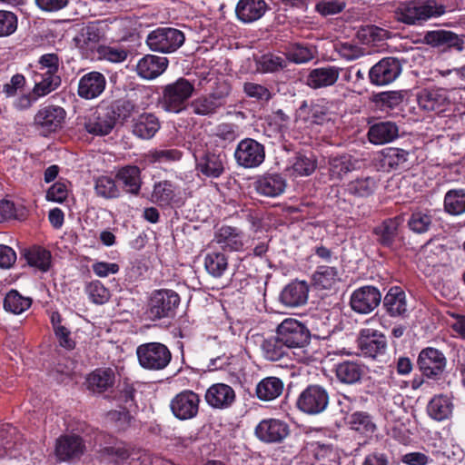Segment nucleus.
<instances>
[{
	"label": "nucleus",
	"instance_id": "4468645a",
	"mask_svg": "<svg viewBox=\"0 0 465 465\" xmlns=\"http://www.w3.org/2000/svg\"><path fill=\"white\" fill-rule=\"evenodd\" d=\"M85 451V441L80 435L63 434L56 439L54 455L59 462L79 460Z\"/></svg>",
	"mask_w": 465,
	"mask_h": 465
},
{
	"label": "nucleus",
	"instance_id": "8fccbe9b",
	"mask_svg": "<svg viewBox=\"0 0 465 465\" xmlns=\"http://www.w3.org/2000/svg\"><path fill=\"white\" fill-rule=\"evenodd\" d=\"M349 424L351 430L365 436L372 435L377 430L373 417L367 411L352 412L349 417Z\"/></svg>",
	"mask_w": 465,
	"mask_h": 465
},
{
	"label": "nucleus",
	"instance_id": "de8ad7c7",
	"mask_svg": "<svg viewBox=\"0 0 465 465\" xmlns=\"http://www.w3.org/2000/svg\"><path fill=\"white\" fill-rule=\"evenodd\" d=\"M339 281V272L334 266L319 265L312 275V285L319 290H330Z\"/></svg>",
	"mask_w": 465,
	"mask_h": 465
},
{
	"label": "nucleus",
	"instance_id": "c756f323",
	"mask_svg": "<svg viewBox=\"0 0 465 465\" xmlns=\"http://www.w3.org/2000/svg\"><path fill=\"white\" fill-rule=\"evenodd\" d=\"M341 68L326 65L310 70L305 78V84L312 89H322L334 85L340 76Z\"/></svg>",
	"mask_w": 465,
	"mask_h": 465
},
{
	"label": "nucleus",
	"instance_id": "338daca9",
	"mask_svg": "<svg viewBox=\"0 0 465 465\" xmlns=\"http://www.w3.org/2000/svg\"><path fill=\"white\" fill-rule=\"evenodd\" d=\"M107 420L114 423L118 431H124L130 426L133 420L128 409H123L122 411H110L107 412Z\"/></svg>",
	"mask_w": 465,
	"mask_h": 465
},
{
	"label": "nucleus",
	"instance_id": "f257e3e1",
	"mask_svg": "<svg viewBox=\"0 0 465 465\" xmlns=\"http://www.w3.org/2000/svg\"><path fill=\"white\" fill-rule=\"evenodd\" d=\"M445 12V6L435 0H407L396 7L394 18L406 25L420 26L431 18L441 16Z\"/></svg>",
	"mask_w": 465,
	"mask_h": 465
},
{
	"label": "nucleus",
	"instance_id": "6e6552de",
	"mask_svg": "<svg viewBox=\"0 0 465 465\" xmlns=\"http://www.w3.org/2000/svg\"><path fill=\"white\" fill-rule=\"evenodd\" d=\"M66 111L56 104L41 105L34 116V126L44 136L60 131L66 119Z\"/></svg>",
	"mask_w": 465,
	"mask_h": 465
},
{
	"label": "nucleus",
	"instance_id": "2eb2a0df",
	"mask_svg": "<svg viewBox=\"0 0 465 465\" xmlns=\"http://www.w3.org/2000/svg\"><path fill=\"white\" fill-rule=\"evenodd\" d=\"M200 402L198 393L191 390H183L171 400L170 409L176 419L187 420L197 416Z\"/></svg>",
	"mask_w": 465,
	"mask_h": 465
},
{
	"label": "nucleus",
	"instance_id": "f03ea898",
	"mask_svg": "<svg viewBox=\"0 0 465 465\" xmlns=\"http://www.w3.org/2000/svg\"><path fill=\"white\" fill-rule=\"evenodd\" d=\"M194 84L184 77H179L174 82L162 87V94L158 98V107L169 114H181L184 112L189 100L194 92Z\"/></svg>",
	"mask_w": 465,
	"mask_h": 465
},
{
	"label": "nucleus",
	"instance_id": "774afa93",
	"mask_svg": "<svg viewBox=\"0 0 465 465\" xmlns=\"http://www.w3.org/2000/svg\"><path fill=\"white\" fill-rule=\"evenodd\" d=\"M18 25L17 15L6 10H0V37L13 35Z\"/></svg>",
	"mask_w": 465,
	"mask_h": 465
},
{
	"label": "nucleus",
	"instance_id": "dca6fc26",
	"mask_svg": "<svg viewBox=\"0 0 465 465\" xmlns=\"http://www.w3.org/2000/svg\"><path fill=\"white\" fill-rule=\"evenodd\" d=\"M381 293L377 287L365 285L351 292L350 306L359 314H369L381 304Z\"/></svg>",
	"mask_w": 465,
	"mask_h": 465
},
{
	"label": "nucleus",
	"instance_id": "aec40b11",
	"mask_svg": "<svg viewBox=\"0 0 465 465\" xmlns=\"http://www.w3.org/2000/svg\"><path fill=\"white\" fill-rule=\"evenodd\" d=\"M255 436L265 443H280L290 433L289 425L279 419H264L254 430Z\"/></svg>",
	"mask_w": 465,
	"mask_h": 465
},
{
	"label": "nucleus",
	"instance_id": "2f4dec72",
	"mask_svg": "<svg viewBox=\"0 0 465 465\" xmlns=\"http://www.w3.org/2000/svg\"><path fill=\"white\" fill-rule=\"evenodd\" d=\"M309 286L304 281H292L280 293L279 300L286 307H299L308 300Z\"/></svg>",
	"mask_w": 465,
	"mask_h": 465
},
{
	"label": "nucleus",
	"instance_id": "6e6d98bb",
	"mask_svg": "<svg viewBox=\"0 0 465 465\" xmlns=\"http://www.w3.org/2000/svg\"><path fill=\"white\" fill-rule=\"evenodd\" d=\"M377 184L374 177H360L348 183L347 191L356 197H368L375 192Z\"/></svg>",
	"mask_w": 465,
	"mask_h": 465
},
{
	"label": "nucleus",
	"instance_id": "a19ab883",
	"mask_svg": "<svg viewBox=\"0 0 465 465\" xmlns=\"http://www.w3.org/2000/svg\"><path fill=\"white\" fill-rule=\"evenodd\" d=\"M113 117L115 124L126 122L134 114L138 113V105L135 101L127 94L124 97L113 101L105 105Z\"/></svg>",
	"mask_w": 465,
	"mask_h": 465
},
{
	"label": "nucleus",
	"instance_id": "b1692460",
	"mask_svg": "<svg viewBox=\"0 0 465 465\" xmlns=\"http://www.w3.org/2000/svg\"><path fill=\"white\" fill-rule=\"evenodd\" d=\"M253 187L261 196L276 198L285 192L287 181L282 173H265L255 179Z\"/></svg>",
	"mask_w": 465,
	"mask_h": 465
},
{
	"label": "nucleus",
	"instance_id": "c03bdc74",
	"mask_svg": "<svg viewBox=\"0 0 465 465\" xmlns=\"http://www.w3.org/2000/svg\"><path fill=\"white\" fill-rule=\"evenodd\" d=\"M283 381L274 376L263 378L256 386V396L259 400L270 401L278 398L283 391Z\"/></svg>",
	"mask_w": 465,
	"mask_h": 465
},
{
	"label": "nucleus",
	"instance_id": "f8f14e48",
	"mask_svg": "<svg viewBox=\"0 0 465 465\" xmlns=\"http://www.w3.org/2000/svg\"><path fill=\"white\" fill-rule=\"evenodd\" d=\"M234 158L237 164L243 168H256L265 160V147L255 139L244 138L238 143Z\"/></svg>",
	"mask_w": 465,
	"mask_h": 465
},
{
	"label": "nucleus",
	"instance_id": "864d4df0",
	"mask_svg": "<svg viewBox=\"0 0 465 465\" xmlns=\"http://www.w3.org/2000/svg\"><path fill=\"white\" fill-rule=\"evenodd\" d=\"M288 347L282 341L281 337L276 333L275 336L270 337L263 341L262 350L263 356L272 361H277L287 355Z\"/></svg>",
	"mask_w": 465,
	"mask_h": 465
},
{
	"label": "nucleus",
	"instance_id": "393cba45",
	"mask_svg": "<svg viewBox=\"0 0 465 465\" xmlns=\"http://www.w3.org/2000/svg\"><path fill=\"white\" fill-rule=\"evenodd\" d=\"M336 380L343 385H356L361 382L366 366L358 360H343L333 366Z\"/></svg>",
	"mask_w": 465,
	"mask_h": 465
},
{
	"label": "nucleus",
	"instance_id": "c9c22d12",
	"mask_svg": "<svg viewBox=\"0 0 465 465\" xmlns=\"http://www.w3.org/2000/svg\"><path fill=\"white\" fill-rule=\"evenodd\" d=\"M328 107L324 100L303 101L297 110V116L306 124H322L328 114Z\"/></svg>",
	"mask_w": 465,
	"mask_h": 465
},
{
	"label": "nucleus",
	"instance_id": "ddd939ff",
	"mask_svg": "<svg viewBox=\"0 0 465 465\" xmlns=\"http://www.w3.org/2000/svg\"><path fill=\"white\" fill-rule=\"evenodd\" d=\"M276 333L282 341L290 348H302L309 343L311 332L301 322L293 318H287L277 327Z\"/></svg>",
	"mask_w": 465,
	"mask_h": 465
},
{
	"label": "nucleus",
	"instance_id": "72a5a7b5",
	"mask_svg": "<svg viewBox=\"0 0 465 465\" xmlns=\"http://www.w3.org/2000/svg\"><path fill=\"white\" fill-rule=\"evenodd\" d=\"M168 64L166 57L146 54L138 61L136 73L143 79L153 80L166 70Z\"/></svg>",
	"mask_w": 465,
	"mask_h": 465
},
{
	"label": "nucleus",
	"instance_id": "bb28decb",
	"mask_svg": "<svg viewBox=\"0 0 465 465\" xmlns=\"http://www.w3.org/2000/svg\"><path fill=\"white\" fill-rule=\"evenodd\" d=\"M84 129L90 134L104 136L109 134L115 123L105 105H100L95 112L85 118Z\"/></svg>",
	"mask_w": 465,
	"mask_h": 465
},
{
	"label": "nucleus",
	"instance_id": "4be33fe9",
	"mask_svg": "<svg viewBox=\"0 0 465 465\" xmlns=\"http://www.w3.org/2000/svg\"><path fill=\"white\" fill-rule=\"evenodd\" d=\"M409 151L399 147H386L378 153V165L382 172L401 171L409 168Z\"/></svg>",
	"mask_w": 465,
	"mask_h": 465
},
{
	"label": "nucleus",
	"instance_id": "13d9d810",
	"mask_svg": "<svg viewBox=\"0 0 465 465\" xmlns=\"http://www.w3.org/2000/svg\"><path fill=\"white\" fill-rule=\"evenodd\" d=\"M175 196V187L172 182L165 180L154 184L152 197L160 205L170 204Z\"/></svg>",
	"mask_w": 465,
	"mask_h": 465
},
{
	"label": "nucleus",
	"instance_id": "680f3d73",
	"mask_svg": "<svg viewBox=\"0 0 465 465\" xmlns=\"http://www.w3.org/2000/svg\"><path fill=\"white\" fill-rule=\"evenodd\" d=\"M242 91L247 97L260 103H268L272 99L271 91L266 86L257 83L245 82Z\"/></svg>",
	"mask_w": 465,
	"mask_h": 465
},
{
	"label": "nucleus",
	"instance_id": "7c9ffc66",
	"mask_svg": "<svg viewBox=\"0 0 465 465\" xmlns=\"http://www.w3.org/2000/svg\"><path fill=\"white\" fill-rule=\"evenodd\" d=\"M265 0H239L235 6L236 18L243 24L260 20L269 10Z\"/></svg>",
	"mask_w": 465,
	"mask_h": 465
},
{
	"label": "nucleus",
	"instance_id": "052dcab7",
	"mask_svg": "<svg viewBox=\"0 0 465 465\" xmlns=\"http://www.w3.org/2000/svg\"><path fill=\"white\" fill-rule=\"evenodd\" d=\"M98 453L101 457L115 458V461L124 462L130 458L131 450L125 442L118 440L114 445L99 449Z\"/></svg>",
	"mask_w": 465,
	"mask_h": 465
},
{
	"label": "nucleus",
	"instance_id": "423d86ee",
	"mask_svg": "<svg viewBox=\"0 0 465 465\" xmlns=\"http://www.w3.org/2000/svg\"><path fill=\"white\" fill-rule=\"evenodd\" d=\"M185 41L184 34L173 27H157L151 31L145 40L150 50L170 54L179 49Z\"/></svg>",
	"mask_w": 465,
	"mask_h": 465
},
{
	"label": "nucleus",
	"instance_id": "6ab92c4d",
	"mask_svg": "<svg viewBox=\"0 0 465 465\" xmlns=\"http://www.w3.org/2000/svg\"><path fill=\"white\" fill-rule=\"evenodd\" d=\"M422 43L443 51L461 52L464 49V40L461 36L443 29L427 31Z\"/></svg>",
	"mask_w": 465,
	"mask_h": 465
},
{
	"label": "nucleus",
	"instance_id": "1a4fd4ad",
	"mask_svg": "<svg viewBox=\"0 0 465 465\" xmlns=\"http://www.w3.org/2000/svg\"><path fill=\"white\" fill-rule=\"evenodd\" d=\"M195 170L205 177L217 179L225 172L227 156L217 149H205L193 153Z\"/></svg>",
	"mask_w": 465,
	"mask_h": 465
},
{
	"label": "nucleus",
	"instance_id": "5fc2aeb1",
	"mask_svg": "<svg viewBox=\"0 0 465 465\" xmlns=\"http://www.w3.org/2000/svg\"><path fill=\"white\" fill-rule=\"evenodd\" d=\"M398 233V223L391 219L383 221L373 229L377 242L383 247L391 248Z\"/></svg>",
	"mask_w": 465,
	"mask_h": 465
},
{
	"label": "nucleus",
	"instance_id": "58836bf2",
	"mask_svg": "<svg viewBox=\"0 0 465 465\" xmlns=\"http://www.w3.org/2000/svg\"><path fill=\"white\" fill-rule=\"evenodd\" d=\"M454 404L452 397L448 394H436L429 401L426 411L434 420L443 421L452 415Z\"/></svg>",
	"mask_w": 465,
	"mask_h": 465
},
{
	"label": "nucleus",
	"instance_id": "0eeeda50",
	"mask_svg": "<svg viewBox=\"0 0 465 465\" xmlns=\"http://www.w3.org/2000/svg\"><path fill=\"white\" fill-rule=\"evenodd\" d=\"M447 358L442 351L428 346L420 350L416 364L421 375L432 381L441 379L447 368Z\"/></svg>",
	"mask_w": 465,
	"mask_h": 465
},
{
	"label": "nucleus",
	"instance_id": "f3484780",
	"mask_svg": "<svg viewBox=\"0 0 465 465\" xmlns=\"http://www.w3.org/2000/svg\"><path fill=\"white\" fill-rule=\"evenodd\" d=\"M402 65L396 57H384L371 67L370 82L377 86H382L394 82L401 74Z\"/></svg>",
	"mask_w": 465,
	"mask_h": 465
},
{
	"label": "nucleus",
	"instance_id": "3c124183",
	"mask_svg": "<svg viewBox=\"0 0 465 465\" xmlns=\"http://www.w3.org/2000/svg\"><path fill=\"white\" fill-rule=\"evenodd\" d=\"M160 128L157 117L153 114H143L133 126L134 135L142 139L152 138Z\"/></svg>",
	"mask_w": 465,
	"mask_h": 465
},
{
	"label": "nucleus",
	"instance_id": "ea45409f",
	"mask_svg": "<svg viewBox=\"0 0 465 465\" xmlns=\"http://www.w3.org/2000/svg\"><path fill=\"white\" fill-rule=\"evenodd\" d=\"M434 225L432 211L428 209H415L407 220V227L417 235L428 233Z\"/></svg>",
	"mask_w": 465,
	"mask_h": 465
},
{
	"label": "nucleus",
	"instance_id": "4d7b16f0",
	"mask_svg": "<svg viewBox=\"0 0 465 465\" xmlns=\"http://www.w3.org/2000/svg\"><path fill=\"white\" fill-rule=\"evenodd\" d=\"M32 300L22 296L16 290H11L4 299V308L14 314H21L30 308Z\"/></svg>",
	"mask_w": 465,
	"mask_h": 465
},
{
	"label": "nucleus",
	"instance_id": "473e14b6",
	"mask_svg": "<svg viewBox=\"0 0 465 465\" xmlns=\"http://www.w3.org/2000/svg\"><path fill=\"white\" fill-rule=\"evenodd\" d=\"M399 136V126L391 121H380L372 124L367 133L368 140L374 145H381L394 141Z\"/></svg>",
	"mask_w": 465,
	"mask_h": 465
},
{
	"label": "nucleus",
	"instance_id": "e2e57ef3",
	"mask_svg": "<svg viewBox=\"0 0 465 465\" xmlns=\"http://www.w3.org/2000/svg\"><path fill=\"white\" fill-rule=\"evenodd\" d=\"M90 300L95 304H104L110 299V291L98 280L90 282L86 286Z\"/></svg>",
	"mask_w": 465,
	"mask_h": 465
},
{
	"label": "nucleus",
	"instance_id": "a878e982",
	"mask_svg": "<svg viewBox=\"0 0 465 465\" xmlns=\"http://www.w3.org/2000/svg\"><path fill=\"white\" fill-rule=\"evenodd\" d=\"M386 313L392 318L405 319L409 316L407 295L401 286H391L382 300Z\"/></svg>",
	"mask_w": 465,
	"mask_h": 465
},
{
	"label": "nucleus",
	"instance_id": "a18cd8bd",
	"mask_svg": "<svg viewBox=\"0 0 465 465\" xmlns=\"http://www.w3.org/2000/svg\"><path fill=\"white\" fill-rule=\"evenodd\" d=\"M27 264L45 272L50 269L52 255L44 247L34 245L25 249L23 253Z\"/></svg>",
	"mask_w": 465,
	"mask_h": 465
},
{
	"label": "nucleus",
	"instance_id": "f704fd0d",
	"mask_svg": "<svg viewBox=\"0 0 465 465\" xmlns=\"http://www.w3.org/2000/svg\"><path fill=\"white\" fill-rule=\"evenodd\" d=\"M243 232L237 227L223 225L214 235V241L223 251L239 252L243 249Z\"/></svg>",
	"mask_w": 465,
	"mask_h": 465
},
{
	"label": "nucleus",
	"instance_id": "c85d7f7f",
	"mask_svg": "<svg viewBox=\"0 0 465 465\" xmlns=\"http://www.w3.org/2000/svg\"><path fill=\"white\" fill-rule=\"evenodd\" d=\"M105 86V76L100 72L92 71L79 79L77 94L85 100H92L100 96Z\"/></svg>",
	"mask_w": 465,
	"mask_h": 465
},
{
	"label": "nucleus",
	"instance_id": "9d476101",
	"mask_svg": "<svg viewBox=\"0 0 465 465\" xmlns=\"http://www.w3.org/2000/svg\"><path fill=\"white\" fill-rule=\"evenodd\" d=\"M329 401L326 388L319 384H310L299 394L296 407L303 413L318 415L327 409Z\"/></svg>",
	"mask_w": 465,
	"mask_h": 465
},
{
	"label": "nucleus",
	"instance_id": "bf43d9fd",
	"mask_svg": "<svg viewBox=\"0 0 465 465\" xmlns=\"http://www.w3.org/2000/svg\"><path fill=\"white\" fill-rule=\"evenodd\" d=\"M95 193L105 199L118 198L121 194L116 179L109 176H101L95 180Z\"/></svg>",
	"mask_w": 465,
	"mask_h": 465
},
{
	"label": "nucleus",
	"instance_id": "09e8293b",
	"mask_svg": "<svg viewBox=\"0 0 465 465\" xmlns=\"http://www.w3.org/2000/svg\"><path fill=\"white\" fill-rule=\"evenodd\" d=\"M444 211L452 216H460L465 213V188L449 190L443 200Z\"/></svg>",
	"mask_w": 465,
	"mask_h": 465
},
{
	"label": "nucleus",
	"instance_id": "39448f33",
	"mask_svg": "<svg viewBox=\"0 0 465 465\" xmlns=\"http://www.w3.org/2000/svg\"><path fill=\"white\" fill-rule=\"evenodd\" d=\"M231 85L223 81L209 94H202L190 103L193 113L200 116H212L224 107L231 94Z\"/></svg>",
	"mask_w": 465,
	"mask_h": 465
},
{
	"label": "nucleus",
	"instance_id": "9b49d317",
	"mask_svg": "<svg viewBox=\"0 0 465 465\" xmlns=\"http://www.w3.org/2000/svg\"><path fill=\"white\" fill-rule=\"evenodd\" d=\"M358 349L364 358L379 360L386 355L388 350L387 336L375 329L363 328L356 340Z\"/></svg>",
	"mask_w": 465,
	"mask_h": 465
},
{
	"label": "nucleus",
	"instance_id": "20e7f679",
	"mask_svg": "<svg viewBox=\"0 0 465 465\" xmlns=\"http://www.w3.org/2000/svg\"><path fill=\"white\" fill-rule=\"evenodd\" d=\"M135 353L139 365L150 371L165 370L173 359L168 346L159 341L142 343L136 347Z\"/></svg>",
	"mask_w": 465,
	"mask_h": 465
},
{
	"label": "nucleus",
	"instance_id": "7ed1b4c3",
	"mask_svg": "<svg viewBox=\"0 0 465 465\" xmlns=\"http://www.w3.org/2000/svg\"><path fill=\"white\" fill-rule=\"evenodd\" d=\"M181 303L180 295L172 289L153 290L149 297L146 315L151 321L173 319Z\"/></svg>",
	"mask_w": 465,
	"mask_h": 465
},
{
	"label": "nucleus",
	"instance_id": "cd10ccee",
	"mask_svg": "<svg viewBox=\"0 0 465 465\" xmlns=\"http://www.w3.org/2000/svg\"><path fill=\"white\" fill-rule=\"evenodd\" d=\"M204 400L210 407L223 410L230 408L234 403L236 394L230 385L218 382L206 390Z\"/></svg>",
	"mask_w": 465,
	"mask_h": 465
},
{
	"label": "nucleus",
	"instance_id": "4c0bfd02",
	"mask_svg": "<svg viewBox=\"0 0 465 465\" xmlns=\"http://www.w3.org/2000/svg\"><path fill=\"white\" fill-rule=\"evenodd\" d=\"M116 183L127 193L138 195L141 190V170L136 165H126L118 170L115 175Z\"/></svg>",
	"mask_w": 465,
	"mask_h": 465
},
{
	"label": "nucleus",
	"instance_id": "69168bd1",
	"mask_svg": "<svg viewBox=\"0 0 465 465\" xmlns=\"http://www.w3.org/2000/svg\"><path fill=\"white\" fill-rule=\"evenodd\" d=\"M317 167V162L312 157L297 154L292 163L293 172L300 176L311 175Z\"/></svg>",
	"mask_w": 465,
	"mask_h": 465
},
{
	"label": "nucleus",
	"instance_id": "79ce46f5",
	"mask_svg": "<svg viewBox=\"0 0 465 465\" xmlns=\"http://www.w3.org/2000/svg\"><path fill=\"white\" fill-rule=\"evenodd\" d=\"M115 381V375L112 369H96L86 378L88 390L94 393H103L112 388Z\"/></svg>",
	"mask_w": 465,
	"mask_h": 465
},
{
	"label": "nucleus",
	"instance_id": "0e129e2a",
	"mask_svg": "<svg viewBox=\"0 0 465 465\" xmlns=\"http://www.w3.org/2000/svg\"><path fill=\"white\" fill-rule=\"evenodd\" d=\"M135 393L136 390L134 384L124 381L122 385L119 386L115 399L119 401L122 409L129 410L133 407H137Z\"/></svg>",
	"mask_w": 465,
	"mask_h": 465
},
{
	"label": "nucleus",
	"instance_id": "e433bc0d",
	"mask_svg": "<svg viewBox=\"0 0 465 465\" xmlns=\"http://www.w3.org/2000/svg\"><path fill=\"white\" fill-rule=\"evenodd\" d=\"M407 96V91H386L374 94L371 101L382 112L391 114L395 110H401Z\"/></svg>",
	"mask_w": 465,
	"mask_h": 465
},
{
	"label": "nucleus",
	"instance_id": "603ef678",
	"mask_svg": "<svg viewBox=\"0 0 465 465\" xmlns=\"http://www.w3.org/2000/svg\"><path fill=\"white\" fill-rule=\"evenodd\" d=\"M257 70L262 74L277 73L287 67L288 62L282 56L267 53L255 58Z\"/></svg>",
	"mask_w": 465,
	"mask_h": 465
},
{
	"label": "nucleus",
	"instance_id": "a211bd4d",
	"mask_svg": "<svg viewBox=\"0 0 465 465\" xmlns=\"http://www.w3.org/2000/svg\"><path fill=\"white\" fill-rule=\"evenodd\" d=\"M102 37L100 27L92 23L81 29L74 38V42L84 58L94 60L103 45L100 44Z\"/></svg>",
	"mask_w": 465,
	"mask_h": 465
},
{
	"label": "nucleus",
	"instance_id": "5701e85b",
	"mask_svg": "<svg viewBox=\"0 0 465 465\" xmlns=\"http://www.w3.org/2000/svg\"><path fill=\"white\" fill-rule=\"evenodd\" d=\"M420 108L424 112L442 114L451 105L444 89H423L417 95Z\"/></svg>",
	"mask_w": 465,
	"mask_h": 465
},
{
	"label": "nucleus",
	"instance_id": "37998d69",
	"mask_svg": "<svg viewBox=\"0 0 465 465\" xmlns=\"http://www.w3.org/2000/svg\"><path fill=\"white\" fill-rule=\"evenodd\" d=\"M34 88L33 93L36 96L44 97L61 85V77L56 74L35 71L33 75Z\"/></svg>",
	"mask_w": 465,
	"mask_h": 465
},
{
	"label": "nucleus",
	"instance_id": "412c9836",
	"mask_svg": "<svg viewBox=\"0 0 465 465\" xmlns=\"http://www.w3.org/2000/svg\"><path fill=\"white\" fill-rule=\"evenodd\" d=\"M327 168L329 180L337 184L350 173L360 168V160L349 153L331 155L328 159Z\"/></svg>",
	"mask_w": 465,
	"mask_h": 465
},
{
	"label": "nucleus",
	"instance_id": "49530a36",
	"mask_svg": "<svg viewBox=\"0 0 465 465\" xmlns=\"http://www.w3.org/2000/svg\"><path fill=\"white\" fill-rule=\"evenodd\" d=\"M206 272L213 278H222L229 270L228 256L222 252H210L203 260Z\"/></svg>",
	"mask_w": 465,
	"mask_h": 465
}]
</instances>
